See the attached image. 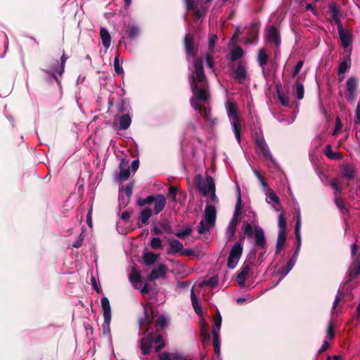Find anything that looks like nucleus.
<instances>
[{
	"label": "nucleus",
	"instance_id": "61",
	"mask_svg": "<svg viewBox=\"0 0 360 360\" xmlns=\"http://www.w3.org/2000/svg\"><path fill=\"white\" fill-rule=\"evenodd\" d=\"M243 232L244 234L248 237H251L253 234V229L252 225L249 223H246L244 226Z\"/></svg>",
	"mask_w": 360,
	"mask_h": 360
},
{
	"label": "nucleus",
	"instance_id": "7",
	"mask_svg": "<svg viewBox=\"0 0 360 360\" xmlns=\"http://www.w3.org/2000/svg\"><path fill=\"white\" fill-rule=\"evenodd\" d=\"M194 34L187 33L184 39V47L187 58L195 57L198 52V45L194 42Z\"/></svg>",
	"mask_w": 360,
	"mask_h": 360
},
{
	"label": "nucleus",
	"instance_id": "23",
	"mask_svg": "<svg viewBox=\"0 0 360 360\" xmlns=\"http://www.w3.org/2000/svg\"><path fill=\"white\" fill-rule=\"evenodd\" d=\"M124 32L127 38L131 41L136 40L139 35V27L132 24H129L125 26Z\"/></svg>",
	"mask_w": 360,
	"mask_h": 360
},
{
	"label": "nucleus",
	"instance_id": "21",
	"mask_svg": "<svg viewBox=\"0 0 360 360\" xmlns=\"http://www.w3.org/2000/svg\"><path fill=\"white\" fill-rule=\"evenodd\" d=\"M359 275H360V259L359 258H356L353 262L352 267L348 270V276L349 278L347 282L352 281Z\"/></svg>",
	"mask_w": 360,
	"mask_h": 360
},
{
	"label": "nucleus",
	"instance_id": "62",
	"mask_svg": "<svg viewBox=\"0 0 360 360\" xmlns=\"http://www.w3.org/2000/svg\"><path fill=\"white\" fill-rule=\"evenodd\" d=\"M328 8L332 15L340 14V10L337 4L333 2L328 6Z\"/></svg>",
	"mask_w": 360,
	"mask_h": 360
},
{
	"label": "nucleus",
	"instance_id": "35",
	"mask_svg": "<svg viewBox=\"0 0 360 360\" xmlns=\"http://www.w3.org/2000/svg\"><path fill=\"white\" fill-rule=\"evenodd\" d=\"M153 344L155 345V352H158L165 347V343L163 340L162 335L160 334H153Z\"/></svg>",
	"mask_w": 360,
	"mask_h": 360
},
{
	"label": "nucleus",
	"instance_id": "34",
	"mask_svg": "<svg viewBox=\"0 0 360 360\" xmlns=\"http://www.w3.org/2000/svg\"><path fill=\"white\" fill-rule=\"evenodd\" d=\"M158 257V255H156L152 252H147L143 254V259L144 264L146 266H150L155 263Z\"/></svg>",
	"mask_w": 360,
	"mask_h": 360
},
{
	"label": "nucleus",
	"instance_id": "8",
	"mask_svg": "<svg viewBox=\"0 0 360 360\" xmlns=\"http://www.w3.org/2000/svg\"><path fill=\"white\" fill-rule=\"evenodd\" d=\"M193 97L200 101H207L210 98L209 84L207 83L195 84V87L191 86Z\"/></svg>",
	"mask_w": 360,
	"mask_h": 360
},
{
	"label": "nucleus",
	"instance_id": "10",
	"mask_svg": "<svg viewBox=\"0 0 360 360\" xmlns=\"http://www.w3.org/2000/svg\"><path fill=\"white\" fill-rule=\"evenodd\" d=\"M231 75L240 84H244L248 77V71L245 64L242 61H239L236 68H232Z\"/></svg>",
	"mask_w": 360,
	"mask_h": 360
},
{
	"label": "nucleus",
	"instance_id": "38",
	"mask_svg": "<svg viewBox=\"0 0 360 360\" xmlns=\"http://www.w3.org/2000/svg\"><path fill=\"white\" fill-rule=\"evenodd\" d=\"M295 265V260H293V258L290 259L286 265L283 266L280 270L279 273L281 275L282 277L285 276L292 269V267Z\"/></svg>",
	"mask_w": 360,
	"mask_h": 360
},
{
	"label": "nucleus",
	"instance_id": "37",
	"mask_svg": "<svg viewBox=\"0 0 360 360\" xmlns=\"http://www.w3.org/2000/svg\"><path fill=\"white\" fill-rule=\"evenodd\" d=\"M191 300L192 306H193L195 313L198 315L202 314V311L201 307L200 306V304L198 303V298L195 296L193 290H192L191 292Z\"/></svg>",
	"mask_w": 360,
	"mask_h": 360
},
{
	"label": "nucleus",
	"instance_id": "41",
	"mask_svg": "<svg viewBox=\"0 0 360 360\" xmlns=\"http://www.w3.org/2000/svg\"><path fill=\"white\" fill-rule=\"evenodd\" d=\"M244 55V51L242 48L240 46H237L234 49L231 51L230 59L232 61H236L237 60L241 58Z\"/></svg>",
	"mask_w": 360,
	"mask_h": 360
},
{
	"label": "nucleus",
	"instance_id": "14",
	"mask_svg": "<svg viewBox=\"0 0 360 360\" xmlns=\"http://www.w3.org/2000/svg\"><path fill=\"white\" fill-rule=\"evenodd\" d=\"M194 184L198 191L201 193L203 196H206L209 194V188L207 181H205L200 174L195 175L194 178Z\"/></svg>",
	"mask_w": 360,
	"mask_h": 360
},
{
	"label": "nucleus",
	"instance_id": "16",
	"mask_svg": "<svg viewBox=\"0 0 360 360\" xmlns=\"http://www.w3.org/2000/svg\"><path fill=\"white\" fill-rule=\"evenodd\" d=\"M255 234V244L261 247L262 248H264L266 243V240L264 234V231L262 227L259 226H257L255 227L254 231Z\"/></svg>",
	"mask_w": 360,
	"mask_h": 360
},
{
	"label": "nucleus",
	"instance_id": "53",
	"mask_svg": "<svg viewBox=\"0 0 360 360\" xmlns=\"http://www.w3.org/2000/svg\"><path fill=\"white\" fill-rule=\"evenodd\" d=\"M150 246L154 250L161 249L162 248L161 239L158 237L153 238L150 241Z\"/></svg>",
	"mask_w": 360,
	"mask_h": 360
},
{
	"label": "nucleus",
	"instance_id": "45",
	"mask_svg": "<svg viewBox=\"0 0 360 360\" xmlns=\"http://www.w3.org/2000/svg\"><path fill=\"white\" fill-rule=\"evenodd\" d=\"M324 154L330 160H338L340 158L339 154L333 153L330 145H327L326 146Z\"/></svg>",
	"mask_w": 360,
	"mask_h": 360
},
{
	"label": "nucleus",
	"instance_id": "63",
	"mask_svg": "<svg viewBox=\"0 0 360 360\" xmlns=\"http://www.w3.org/2000/svg\"><path fill=\"white\" fill-rule=\"evenodd\" d=\"M209 230V227L201 221L198 226V231L200 234H203Z\"/></svg>",
	"mask_w": 360,
	"mask_h": 360
},
{
	"label": "nucleus",
	"instance_id": "59",
	"mask_svg": "<svg viewBox=\"0 0 360 360\" xmlns=\"http://www.w3.org/2000/svg\"><path fill=\"white\" fill-rule=\"evenodd\" d=\"M167 325V319L164 315H160L156 321V326L163 328Z\"/></svg>",
	"mask_w": 360,
	"mask_h": 360
},
{
	"label": "nucleus",
	"instance_id": "33",
	"mask_svg": "<svg viewBox=\"0 0 360 360\" xmlns=\"http://www.w3.org/2000/svg\"><path fill=\"white\" fill-rule=\"evenodd\" d=\"M131 122V119L129 115L124 114L120 117L119 128L122 130L127 129Z\"/></svg>",
	"mask_w": 360,
	"mask_h": 360
},
{
	"label": "nucleus",
	"instance_id": "19",
	"mask_svg": "<svg viewBox=\"0 0 360 360\" xmlns=\"http://www.w3.org/2000/svg\"><path fill=\"white\" fill-rule=\"evenodd\" d=\"M153 214V210L150 207H145L143 209L139 217L137 226L139 228H141L143 224H146L148 222V219Z\"/></svg>",
	"mask_w": 360,
	"mask_h": 360
},
{
	"label": "nucleus",
	"instance_id": "60",
	"mask_svg": "<svg viewBox=\"0 0 360 360\" xmlns=\"http://www.w3.org/2000/svg\"><path fill=\"white\" fill-rule=\"evenodd\" d=\"M303 64H304L303 60H299L297 63V64L295 66L294 70H293V71L292 72V76L293 77H296L299 74L300 70L302 69V68L303 66Z\"/></svg>",
	"mask_w": 360,
	"mask_h": 360
},
{
	"label": "nucleus",
	"instance_id": "25",
	"mask_svg": "<svg viewBox=\"0 0 360 360\" xmlns=\"http://www.w3.org/2000/svg\"><path fill=\"white\" fill-rule=\"evenodd\" d=\"M169 249L167 250L169 254H176L181 252L183 250V244L178 240L172 238L169 240Z\"/></svg>",
	"mask_w": 360,
	"mask_h": 360
},
{
	"label": "nucleus",
	"instance_id": "39",
	"mask_svg": "<svg viewBox=\"0 0 360 360\" xmlns=\"http://www.w3.org/2000/svg\"><path fill=\"white\" fill-rule=\"evenodd\" d=\"M351 61L350 59H344L339 65L338 67V75H343L347 72L350 68Z\"/></svg>",
	"mask_w": 360,
	"mask_h": 360
},
{
	"label": "nucleus",
	"instance_id": "1",
	"mask_svg": "<svg viewBox=\"0 0 360 360\" xmlns=\"http://www.w3.org/2000/svg\"><path fill=\"white\" fill-rule=\"evenodd\" d=\"M136 203L140 207L154 203V213L158 214L164 210L167 200L162 194L150 195L145 198H139Z\"/></svg>",
	"mask_w": 360,
	"mask_h": 360
},
{
	"label": "nucleus",
	"instance_id": "28",
	"mask_svg": "<svg viewBox=\"0 0 360 360\" xmlns=\"http://www.w3.org/2000/svg\"><path fill=\"white\" fill-rule=\"evenodd\" d=\"M259 30V23L258 22H252L250 24L249 28H248V34L251 38L250 40H249V43H252L253 40L256 39L257 38Z\"/></svg>",
	"mask_w": 360,
	"mask_h": 360
},
{
	"label": "nucleus",
	"instance_id": "6",
	"mask_svg": "<svg viewBox=\"0 0 360 360\" xmlns=\"http://www.w3.org/2000/svg\"><path fill=\"white\" fill-rule=\"evenodd\" d=\"M243 239H240V241L236 243L231 248L227 260L229 269H234L241 257L243 250Z\"/></svg>",
	"mask_w": 360,
	"mask_h": 360
},
{
	"label": "nucleus",
	"instance_id": "58",
	"mask_svg": "<svg viewBox=\"0 0 360 360\" xmlns=\"http://www.w3.org/2000/svg\"><path fill=\"white\" fill-rule=\"evenodd\" d=\"M254 174L255 176L259 179L264 189L267 188L268 184L264 179V177L261 175V174L257 170H254Z\"/></svg>",
	"mask_w": 360,
	"mask_h": 360
},
{
	"label": "nucleus",
	"instance_id": "24",
	"mask_svg": "<svg viewBox=\"0 0 360 360\" xmlns=\"http://www.w3.org/2000/svg\"><path fill=\"white\" fill-rule=\"evenodd\" d=\"M338 33L343 46L347 47L350 46L352 42V34L349 30L345 29L339 30Z\"/></svg>",
	"mask_w": 360,
	"mask_h": 360
},
{
	"label": "nucleus",
	"instance_id": "48",
	"mask_svg": "<svg viewBox=\"0 0 360 360\" xmlns=\"http://www.w3.org/2000/svg\"><path fill=\"white\" fill-rule=\"evenodd\" d=\"M192 233V229L190 226L186 227V229L177 232L175 233V236L181 239H184L186 237L190 236Z\"/></svg>",
	"mask_w": 360,
	"mask_h": 360
},
{
	"label": "nucleus",
	"instance_id": "46",
	"mask_svg": "<svg viewBox=\"0 0 360 360\" xmlns=\"http://www.w3.org/2000/svg\"><path fill=\"white\" fill-rule=\"evenodd\" d=\"M221 321H222L221 316L219 312L218 311L217 315L214 318V324L213 326L212 332H218V333L219 332V330H220V328L221 326Z\"/></svg>",
	"mask_w": 360,
	"mask_h": 360
},
{
	"label": "nucleus",
	"instance_id": "55",
	"mask_svg": "<svg viewBox=\"0 0 360 360\" xmlns=\"http://www.w3.org/2000/svg\"><path fill=\"white\" fill-rule=\"evenodd\" d=\"M129 175L130 172L128 169L120 168L119 179L121 182L125 181L129 177Z\"/></svg>",
	"mask_w": 360,
	"mask_h": 360
},
{
	"label": "nucleus",
	"instance_id": "36",
	"mask_svg": "<svg viewBox=\"0 0 360 360\" xmlns=\"http://www.w3.org/2000/svg\"><path fill=\"white\" fill-rule=\"evenodd\" d=\"M242 209H243V204H242V199H241V195H240V189L239 186H238V198H237V201H236V204L235 206V210H234V214H233V217L238 218L239 215L241 213Z\"/></svg>",
	"mask_w": 360,
	"mask_h": 360
},
{
	"label": "nucleus",
	"instance_id": "26",
	"mask_svg": "<svg viewBox=\"0 0 360 360\" xmlns=\"http://www.w3.org/2000/svg\"><path fill=\"white\" fill-rule=\"evenodd\" d=\"M100 37L103 46L108 49L111 44V36L109 32L105 27H101Z\"/></svg>",
	"mask_w": 360,
	"mask_h": 360
},
{
	"label": "nucleus",
	"instance_id": "56",
	"mask_svg": "<svg viewBox=\"0 0 360 360\" xmlns=\"http://www.w3.org/2000/svg\"><path fill=\"white\" fill-rule=\"evenodd\" d=\"M114 69L116 74L121 75L124 74L122 67L120 65L118 56H116L114 59Z\"/></svg>",
	"mask_w": 360,
	"mask_h": 360
},
{
	"label": "nucleus",
	"instance_id": "42",
	"mask_svg": "<svg viewBox=\"0 0 360 360\" xmlns=\"http://www.w3.org/2000/svg\"><path fill=\"white\" fill-rule=\"evenodd\" d=\"M238 222H239L238 218L234 217H233V218L230 221L228 228H227V231L229 233H230L231 236H233L235 235L236 226H237V224H238Z\"/></svg>",
	"mask_w": 360,
	"mask_h": 360
},
{
	"label": "nucleus",
	"instance_id": "13",
	"mask_svg": "<svg viewBox=\"0 0 360 360\" xmlns=\"http://www.w3.org/2000/svg\"><path fill=\"white\" fill-rule=\"evenodd\" d=\"M153 345V333H149L141 340V349L142 354L148 355L150 353Z\"/></svg>",
	"mask_w": 360,
	"mask_h": 360
},
{
	"label": "nucleus",
	"instance_id": "52",
	"mask_svg": "<svg viewBox=\"0 0 360 360\" xmlns=\"http://www.w3.org/2000/svg\"><path fill=\"white\" fill-rule=\"evenodd\" d=\"M326 334L329 340H333L335 338V327L332 322H329L327 326Z\"/></svg>",
	"mask_w": 360,
	"mask_h": 360
},
{
	"label": "nucleus",
	"instance_id": "44",
	"mask_svg": "<svg viewBox=\"0 0 360 360\" xmlns=\"http://www.w3.org/2000/svg\"><path fill=\"white\" fill-rule=\"evenodd\" d=\"M277 95H278V98L282 105H283L285 107L289 106L290 101H289L288 96H285V94L279 90L278 86H277Z\"/></svg>",
	"mask_w": 360,
	"mask_h": 360
},
{
	"label": "nucleus",
	"instance_id": "47",
	"mask_svg": "<svg viewBox=\"0 0 360 360\" xmlns=\"http://www.w3.org/2000/svg\"><path fill=\"white\" fill-rule=\"evenodd\" d=\"M258 153L261 154L265 159H271V155L266 143L261 148L257 149Z\"/></svg>",
	"mask_w": 360,
	"mask_h": 360
},
{
	"label": "nucleus",
	"instance_id": "31",
	"mask_svg": "<svg viewBox=\"0 0 360 360\" xmlns=\"http://www.w3.org/2000/svg\"><path fill=\"white\" fill-rule=\"evenodd\" d=\"M200 339L201 341L205 345V344H208L210 341V333L208 332V325L206 323H203L200 327Z\"/></svg>",
	"mask_w": 360,
	"mask_h": 360
},
{
	"label": "nucleus",
	"instance_id": "64",
	"mask_svg": "<svg viewBox=\"0 0 360 360\" xmlns=\"http://www.w3.org/2000/svg\"><path fill=\"white\" fill-rule=\"evenodd\" d=\"M198 101L196 98L192 97L191 98V105L195 110L201 111L202 106L198 103Z\"/></svg>",
	"mask_w": 360,
	"mask_h": 360
},
{
	"label": "nucleus",
	"instance_id": "2",
	"mask_svg": "<svg viewBox=\"0 0 360 360\" xmlns=\"http://www.w3.org/2000/svg\"><path fill=\"white\" fill-rule=\"evenodd\" d=\"M190 86L195 87V84L207 83L203 68V60L201 58H197L194 61V72L189 76Z\"/></svg>",
	"mask_w": 360,
	"mask_h": 360
},
{
	"label": "nucleus",
	"instance_id": "9",
	"mask_svg": "<svg viewBox=\"0 0 360 360\" xmlns=\"http://www.w3.org/2000/svg\"><path fill=\"white\" fill-rule=\"evenodd\" d=\"M359 80L356 77H350L346 82L345 97L349 102L353 101L356 98V89L358 88Z\"/></svg>",
	"mask_w": 360,
	"mask_h": 360
},
{
	"label": "nucleus",
	"instance_id": "49",
	"mask_svg": "<svg viewBox=\"0 0 360 360\" xmlns=\"http://www.w3.org/2000/svg\"><path fill=\"white\" fill-rule=\"evenodd\" d=\"M218 282H219L218 276H213L211 278H208L207 280H205L202 282V284L205 285L210 286L211 288H214L215 286L217 285Z\"/></svg>",
	"mask_w": 360,
	"mask_h": 360
},
{
	"label": "nucleus",
	"instance_id": "51",
	"mask_svg": "<svg viewBox=\"0 0 360 360\" xmlns=\"http://www.w3.org/2000/svg\"><path fill=\"white\" fill-rule=\"evenodd\" d=\"M179 192L178 188L170 186L168 191V196L171 198L173 202H176V194Z\"/></svg>",
	"mask_w": 360,
	"mask_h": 360
},
{
	"label": "nucleus",
	"instance_id": "4",
	"mask_svg": "<svg viewBox=\"0 0 360 360\" xmlns=\"http://www.w3.org/2000/svg\"><path fill=\"white\" fill-rule=\"evenodd\" d=\"M278 233L276 245V255H278L284 247L286 241V227L287 222L284 212H281L278 216Z\"/></svg>",
	"mask_w": 360,
	"mask_h": 360
},
{
	"label": "nucleus",
	"instance_id": "15",
	"mask_svg": "<svg viewBox=\"0 0 360 360\" xmlns=\"http://www.w3.org/2000/svg\"><path fill=\"white\" fill-rule=\"evenodd\" d=\"M216 208L214 205H207L205 210V220L210 227L214 225L216 220Z\"/></svg>",
	"mask_w": 360,
	"mask_h": 360
},
{
	"label": "nucleus",
	"instance_id": "57",
	"mask_svg": "<svg viewBox=\"0 0 360 360\" xmlns=\"http://www.w3.org/2000/svg\"><path fill=\"white\" fill-rule=\"evenodd\" d=\"M268 193H269L268 198L270 200L274 202L276 204L280 205V200H279L278 197L276 195V194L275 193V192L272 189L269 188Z\"/></svg>",
	"mask_w": 360,
	"mask_h": 360
},
{
	"label": "nucleus",
	"instance_id": "3",
	"mask_svg": "<svg viewBox=\"0 0 360 360\" xmlns=\"http://www.w3.org/2000/svg\"><path fill=\"white\" fill-rule=\"evenodd\" d=\"M202 0H184L185 8L191 11L195 21H198L207 13V6L202 4Z\"/></svg>",
	"mask_w": 360,
	"mask_h": 360
},
{
	"label": "nucleus",
	"instance_id": "11",
	"mask_svg": "<svg viewBox=\"0 0 360 360\" xmlns=\"http://www.w3.org/2000/svg\"><path fill=\"white\" fill-rule=\"evenodd\" d=\"M68 57L63 52V55L60 57V65H58V62L56 60V64L53 66V68L47 71L52 77H53L56 80H58L56 74H58L61 76L65 70V65Z\"/></svg>",
	"mask_w": 360,
	"mask_h": 360
},
{
	"label": "nucleus",
	"instance_id": "30",
	"mask_svg": "<svg viewBox=\"0 0 360 360\" xmlns=\"http://www.w3.org/2000/svg\"><path fill=\"white\" fill-rule=\"evenodd\" d=\"M268 55L265 49L262 48L259 49L258 55H257V62L260 67L264 70V66L267 64L268 62Z\"/></svg>",
	"mask_w": 360,
	"mask_h": 360
},
{
	"label": "nucleus",
	"instance_id": "17",
	"mask_svg": "<svg viewBox=\"0 0 360 360\" xmlns=\"http://www.w3.org/2000/svg\"><path fill=\"white\" fill-rule=\"evenodd\" d=\"M267 39L278 48L281 44V37L278 31L274 25H271L268 29Z\"/></svg>",
	"mask_w": 360,
	"mask_h": 360
},
{
	"label": "nucleus",
	"instance_id": "18",
	"mask_svg": "<svg viewBox=\"0 0 360 360\" xmlns=\"http://www.w3.org/2000/svg\"><path fill=\"white\" fill-rule=\"evenodd\" d=\"M144 320H141L140 324L143 325L146 323L148 327L153 323L154 318V311L151 304H148L144 307Z\"/></svg>",
	"mask_w": 360,
	"mask_h": 360
},
{
	"label": "nucleus",
	"instance_id": "40",
	"mask_svg": "<svg viewBox=\"0 0 360 360\" xmlns=\"http://www.w3.org/2000/svg\"><path fill=\"white\" fill-rule=\"evenodd\" d=\"M335 203L342 213L348 212V209L345 205V201L342 198L335 193Z\"/></svg>",
	"mask_w": 360,
	"mask_h": 360
},
{
	"label": "nucleus",
	"instance_id": "32",
	"mask_svg": "<svg viewBox=\"0 0 360 360\" xmlns=\"http://www.w3.org/2000/svg\"><path fill=\"white\" fill-rule=\"evenodd\" d=\"M206 180L209 188V193H210L211 200L214 201L217 200L214 180L212 176L208 175L206 177Z\"/></svg>",
	"mask_w": 360,
	"mask_h": 360
},
{
	"label": "nucleus",
	"instance_id": "54",
	"mask_svg": "<svg viewBox=\"0 0 360 360\" xmlns=\"http://www.w3.org/2000/svg\"><path fill=\"white\" fill-rule=\"evenodd\" d=\"M129 279L131 282L139 283L141 281V276L138 271L134 269L129 275Z\"/></svg>",
	"mask_w": 360,
	"mask_h": 360
},
{
	"label": "nucleus",
	"instance_id": "50",
	"mask_svg": "<svg viewBox=\"0 0 360 360\" xmlns=\"http://www.w3.org/2000/svg\"><path fill=\"white\" fill-rule=\"evenodd\" d=\"M160 226L163 229L165 233H173V229L167 219H164L160 223Z\"/></svg>",
	"mask_w": 360,
	"mask_h": 360
},
{
	"label": "nucleus",
	"instance_id": "22",
	"mask_svg": "<svg viewBox=\"0 0 360 360\" xmlns=\"http://www.w3.org/2000/svg\"><path fill=\"white\" fill-rule=\"evenodd\" d=\"M166 269L167 267L165 264H160L157 268L153 269L148 276V280L153 281L159 278L160 277H164Z\"/></svg>",
	"mask_w": 360,
	"mask_h": 360
},
{
	"label": "nucleus",
	"instance_id": "43",
	"mask_svg": "<svg viewBox=\"0 0 360 360\" xmlns=\"http://www.w3.org/2000/svg\"><path fill=\"white\" fill-rule=\"evenodd\" d=\"M295 93H296L297 98L298 100H302L304 98V86L299 81H297L295 83Z\"/></svg>",
	"mask_w": 360,
	"mask_h": 360
},
{
	"label": "nucleus",
	"instance_id": "5",
	"mask_svg": "<svg viewBox=\"0 0 360 360\" xmlns=\"http://www.w3.org/2000/svg\"><path fill=\"white\" fill-rule=\"evenodd\" d=\"M227 112L228 115L231 117L233 131L238 142L240 141V122L238 115L237 107L233 102L229 101L227 103Z\"/></svg>",
	"mask_w": 360,
	"mask_h": 360
},
{
	"label": "nucleus",
	"instance_id": "29",
	"mask_svg": "<svg viewBox=\"0 0 360 360\" xmlns=\"http://www.w3.org/2000/svg\"><path fill=\"white\" fill-rule=\"evenodd\" d=\"M300 226H301V219L300 217L297 218L296 224H295V235L297 240V247L295 249V255H298L300 248L301 246V234H300Z\"/></svg>",
	"mask_w": 360,
	"mask_h": 360
},
{
	"label": "nucleus",
	"instance_id": "27",
	"mask_svg": "<svg viewBox=\"0 0 360 360\" xmlns=\"http://www.w3.org/2000/svg\"><path fill=\"white\" fill-rule=\"evenodd\" d=\"M101 303L103 311V319H108L111 318V308L108 299L106 297H102Z\"/></svg>",
	"mask_w": 360,
	"mask_h": 360
},
{
	"label": "nucleus",
	"instance_id": "12",
	"mask_svg": "<svg viewBox=\"0 0 360 360\" xmlns=\"http://www.w3.org/2000/svg\"><path fill=\"white\" fill-rule=\"evenodd\" d=\"M251 266L252 263H250V262L245 261L243 263L240 272L236 276V281L239 285H244L246 277L251 269Z\"/></svg>",
	"mask_w": 360,
	"mask_h": 360
},
{
	"label": "nucleus",
	"instance_id": "20",
	"mask_svg": "<svg viewBox=\"0 0 360 360\" xmlns=\"http://www.w3.org/2000/svg\"><path fill=\"white\" fill-rule=\"evenodd\" d=\"M342 174L348 180H353L356 177V169L352 164H344L342 165Z\"/></svg>",
	"mask_w": 360,
	"mask_h": 360
}]
</instances>
